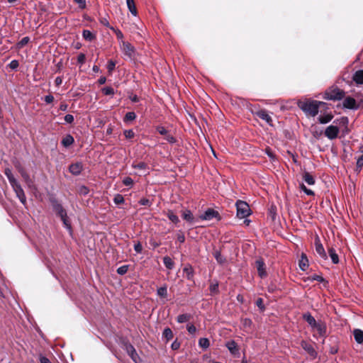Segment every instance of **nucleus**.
Returning a JSON list of instances; mask_svg holds the SVG:
<instances>
[{"label": "nucleus", "mask_w": 363, "mask_h": 363, "mask_svg": "<svg viewBox=\"0 0 363 363\" xmlns=\"http://www.w3.org/2000/svg\"><path fill=\"white\" fill-rule=\"evenodd\" d=\"M167 217L175 225L180 222L179 217L174 213L172 210H167L164 212Z\"/></svg>", "instance_id": "obj_22"}, {"label": "nucleus", "mask_w": 363, "mask_h": 363, "mask_svg": "<svg viewBox=\"0 0 363 363\" xmlns=\"http://www.w3.org/2000/svg\"><path fill=\"white\" fill-rule=\"evenodd\" d=\"M65 121L66 123L71 124L74 122V116L71 114H67L65 116Z\"/></svg>", "instance_id": "obj_64"}, {"label": "nucleus", "mask_w": 363, "mask_h": 363, "mask_svg": "<svg viewBox=\"0 0 363 363\" xmlns=\"http://www.w3.org/2000/svg\"><path fill=\"white\" fill-rule=\"evenodd\" d=\"M340 130L336 125H330L326 128L324 135L330 140H334L337 138Z\"/></svg>", "instance_id": "obj_8"}, {"label": "nucleus", "mask_w": 363, "mask_h": 363, "mask_svg": "<svg viewBox=\"0 0 363 363\" xmlns=\"http://www.w3.org/2000/svg\"><path fill=\"white\" fill-rule=\"evenodd\" d=\"M134 250H135V251L137 253H141L142 252V251H143V246H142L140 242L138 241L137 243L135 244Z\"/></svg>", "instance_id": "obj_63"}, {"label": "nucleus", "mask_w": 363, "mask_h": 363, "mask_svg": "<svg viewBox=\"0 0 363 363\" xmlns=\"http://www.w3.org/2000/svg\"><path fill=\"white\" fill-rule=\"evenodd\" d=\"M328 254L333 264L339 263V257L334 248L330 247L328 249Z\"/></svg>", "instance_id": "obj_29"}, {"label": "nucleus", "mask_w": 363, "mask_h": 363, "mask_svg": "<svg viewBox=\"0 0 363 363\" xmlns=\"http://www.w3.org/2000/svg\"><path fill=\"white\" fill-rule=\"evenodd\" d=\"M363 167V154L357 159V169L361 170Z\"/></svg>", "instance_id": "obj_58"}, {"label": "nucleus", "mask_w": 363, "mask_h": 363, "mask_svg": "<svg viewBox=\"0 0 363 363\" xmlns=\"http://www.w3.org/2000/svg\"><path fill=\"white\" fill-rule=\"evenodd\" d=\"M345 92L336 85H333L325 90L323 99L325 100L340 101L345 98Z\"/></svg>", "instance_id": "obj_3"}, {"label": "nucleus", "mask_w": 363, "mask_h": 363, "mask_svg": "<svg viewBox=\"0 0 363 363\" xmlns=\"http://www.w3.org/2000/svg\"><path fill=\"white\" fill-rule=\"evenodd\" d=\"M256 306L259 308V310L263 312L265 310V306L264 304V300L262 298H258L256 301Z\"/></svg>", "instance_id": "obj_48"}, {"label": "nucleus", "mask_w": 363, "mask_h": 363, "mask_svg": "<svg viewBox=\"0 0 363 363\" xmlns=\"http://www.w3.org/2000/svg\"><path fill=\"white\" fill-rule=\"evenodd\" d=\"M127 6L128 8V10L133 16H137L138 11L137 8L135 6V4L134 0H126Z\"/></svg>", "instance_id": "obj_28"}, {"label": "nucleus", "mask_w": 363, "mask_h": 363, "mask_svg": "<svg viewBox=\"0 0 363 363\" xmlns=\"http://www.w3.org/2000/svg\"><path fill=\"white\" fill-rule=\"evenodd\" d=\"M199 345L203 349H207L210 346V342L208 338L201 337L199 340Z\"/></svg>", "instance_id": "obj_39"}, {"label": "nucleus", "mask_w": 363, "mask_h": 363, "mask_svg": "<svg viewBox=\"0 0 363 363\" xmlns=\"http://www.w3.org/2000/svg\"><path fill=\"white\" fill-rule=\"evenodd\" d=\"M86 56L84 53H79L77 57V62L80 65H83L85 62Z\"/></svg>", "instance_id": "obj_61"}, {"label": "nucleus", "mask_w": 363, "mask_h": 363, "mask_svg": "<svg viewBox=\"0 0 363 363\" xmlns=\"http://www.w3.org/2000/svg\"><path fill=\"white\" fill-rule=\"evenodd\" d=\"M183 272L186 274L188 280L192 281L194 279V270L191 264H186L183 269Z\"/></svg>", "instance_id": "obj_21"}, {"label": "nucleus", "mask_w": 363, "mask_h": 363, "mask_svg": "<svg viewBox=\"0 0 363 363\" xmlns=\"http://www.w3.org/2000/svg\"><path fill=\"white\" fill-rule=\"evenodd\" d=\"M303 179L308 184L313 185L315 184L314 177L308 172H305L303 174Z\"/></svg>", "instance_id": "obj_31"}, {"label": "nucleus", "mask_w": 363, "mask_h": 363, "mask_svg": "<svg viewBox=\"0 0 363 363\" xmlns=\"http://www.w3.org/2000/svg\"><path fill=\"white\" fill-rule=\"evenodd\" d=\"M101 91L104 95H106V96L114 94V89L111 86L104 87L101 89Z\"/></svg>", "instance_id": "obj_46"}, {"label": "nucleus", "mask_w": 363, "mask_h": 363, "mask_svg": "<svg viewBox=\"0 0 363 363\" xmlns=\"http://www.w3.org/2000/svg\"><path fill=\"white\" fill-rule=\"evenodd\" d=\"M181 216L184 220L189 223H193L195 222V218L191 211L189 209L182 211Z\"/></svg>", "instance_id": "obj_17"}, {"label": "nucleus", "mask_w": 363, "mask_h": 363, "mask_svg": "<svg viewBox=\"0 0 363 363\" xmlns=\"http://www.w3.org/2000/svg\"><path fill=\"white\" fill-rule=\"evenodd\" d=\"M209 290L211 295H216L219 294V284L216 281L215 284H211L209 286Z\"/></svg>", "instance_id": "obj_38"}, {"label": "nucleus", "mask_w": 363, "mask_h": 363, "mask_svg": "<svg viewBox=\"0 0 363 363\" xmlns=\"http://www.w3.org/2000/svg\"><path fill=\"white\" fill-rule=\"evenodd\" d=\"M113 202L115 203V204L116 205H120V204H122L125 202V200H124V198L123 196V195L120 194H117L115 196H114V199H113Z\"/></svg>", "instance_id": "obj_43"}, {"label": "nucleus", "mask_w": 363, "mask_h": 363, "mask_svg": "<svg viewBox=\"0 0 363 363\" xmlns=\"http://www.w3.org/2000/svg\"><path fill=\"white\" fill-rule=\"evenodd\" d=\"M174 337L173 332L169 328H166L163 330L162 337L164 338L167 341H169Z\"/></svg>", "instance_id": "obj_33"}, {"label": "nucleus", "mask_w": 363, "mask_h": 363, "mask_svg": "<svg viewBox=\"0 0 363 363\" xmlns=\"http://www.w3.org/2000/svg\"><path fill=\"white\" fill-rule=\"evenodd\" d=\"M333 115L331 113H327V114L323 115V116L320 115L318 118L319 123H321V124L328 123L330 121H331L333 120Z\"/></svg>", "instance_id": "obj_27"}, {"label": "nucleus", "mask_w": 363, "mask_h": 363, "mask_svg": "<svg viewBox=\"0 0 363 363\" xmlns=\"http://www.w3.org/2000/svg\"><path fill=\"white\" fill-rule=\"evenodd\" d=\"M352 80L357 85L363 84V69L357 70L354 73Z\"/></svg>", "instance_id": "obj_19"}, {"label": "nucleus", "mask_w": 363, "mask_h": 363, "mask_svg": "<svg viewBox=\"0 0 363 363\" xmlns=\"http://www.w3.org/2000/svg\"><path fill=\"white\" fill-rule=\"evenodd\" d=\"M213 255L219 264H223L227 262L226 258L221 255L220 250H214L213 252Z\"/></svg>", "instance_id": "obj_23"}, {"label": "nucleus", "mask_w": 363, "mask_h": 363, "mask_svg": "<svg viewBox=\"0 0 363 363\" xmlns=\"http://www.w3.org/2000/svg\"><path fill=\"white\" fill-rule=\"evenodd\" d=\"M82 36L86 40L89 42L94 40L96 38L95 34L89 30H84L82 32Z\"/></svg>", "instance_id": "obj_32"}, {"label": "nucleus", "mask_w": 363, "mask_h": 363, "mask_svg": "<svg viewBox=\"0 0 363 363\" xmlns=\"http://www.w3.org/2000/svg\"><path fill=\"white\" fill-rule=\"evenodd\" d=\"M354 338L358 344L363 343V330L361 329H354L353 331Z\"/></svg>", "instance_id": "obj_25"}, {"label": "nucleus", "mask_w": 363, "mask_h": 363, "mask_svg": "<svg viewBox=\"0 0 363 363\" xmlns=\"http://www.w3.org/2000/svg\"><path fill=\"white\" fill-rule=\"evenodd\" d=\"M11 69H16L19 66V62L16 60H13L8 65Z\"/></svg>", "instance_id": "obj_57"}, {"label": "nucleus", "mask_w": 363, "mask_h": 363, "mask_svg": "<svg viewBox=\"0 0 363 363\" xmlns=\"http://www.w3.org/2000/svg\"><path fill=\"white\" fill-rule=\"evenodd\" d=\"M313 329H316L320 336L326 337L327 326L324 322H318Z\"/></svg>", "instance_id": "obj_18"}, {"label": "nucleus", "mask_w": 363, "mask_h": 363, "mask_svg": "<svg viewBox=\"0 0 363 363\" xmlns=\"http://www.w3.org/2000/svg\"><path fill=\"white\" fill-rule=\"evenodd\" d=\"M4 174L6 176V177L8 178L10 184L15 183L17 181L16 179L14 177L13 174H12L11 170L9 168L5 169Z\"/></svg>", "instance_id": "obj_36"}, {"label": "nucleus", "mask_w": 363, "mask_h": 363, "mask_svg": "<svg viewBox=\"0 0 363 363\" xmlns=\"http://www.w3.org/2000/svg\"><path fill=\"white\" fill-rule=\"evenodd\" d=\"M177 239L181 243L184 242L185 236H184V232H182V230H178V232L177 233Z\"/></svg>", "instance_id": "obj_54"}, {"label": "nucleus", "mask_w": 363, "mask_h": 363, "mask_svg": "<svg viewBox=\"0 0 363 363\" xmlns=\"http://www.w3.org/2000/svg\"><path fill=\"white\" fill-rule=\"evenodd\" d=\"M300 189L303 191L307 195L309 196H313L314 192L311 190L308 189L303 183L300 184Z\"/></svg>", "instance_id": "obj_50"}, {"label": "nucleus", "mask_w": 363, "mask_h": 363, "mask_svg": "<svg viewBox=\"0 0 363 363\" xmlns=\"http://www.w3.org/2000/svg\"><path fill=\"white\" fill-rule=\"evenodd\" d=\"M83 169H84L83 164L81 162H77L75 163H72L69 166V172L74 176L79 175L82 173Z\"/></svg>", "instance_id": "obj_14"}, {"label": "nucleus", "mask_w": 363, "mask_h": 363, "mask_svg": "<svg viewBox=\"0 0 363 363\" xmlns=\"http://www.w3.org/2000/svg\"><path fill=\"white\" fill-rule=\"evenodd\" d=\"M315 251L320 255L321 258L326 260L328 258L327 254L325 251V249L320 242V240L318 236H316L314 241Z\"/></svg>", "instance_id": "obj_11"}, {"label": "nucleus", "mask_w": 363, "mask_h": 363, "mask_svg": "<svg viewBox=\"0 0 363 363\" xmlns=\"http://www.w3.org/2000/svg\"><path fill=\"white\" fill-rule=\"evenodd\" d=\"M78 193L81 196H86L89 193V189L87 186L82 185V186H79V188L78 189Z\"/></svg>", "instance_id": "obj_45"}, {"label": "nucleus", "mask_w": 363, "mask_h": 363, "mask_svg": "<svg viewBox=\"0 0 363 363\" xmlns=\"http://www.w3.org/2000/svg\"><path fill=\"white\" fill-rule=\"evenodd\" d=\"M191 318V315L188 313L181 314L177 316V320L179 323H183L189 321Z\"/></svg>", "instance_id": "obj_37"}, {"label": "nucleus", "mask_w": 363, "mask_h": 363, "mask_svg": "<svg viewBox=\"0 0 363 363\" xmlns=\"http://www.w3.org/2000/svg\"><path fill=\"white\" fill-rule=\"evenodd\" d=\"M237 216L239 218H245L250 215V208L247 202L238 200L236 203Z\"/></svg>", "instance_id": "obj_4"}, {"label": "nucleus", "mask_w": 363, "mask_h": 363, "mask_svg": "<svg viewBox=\"0 0 363 363\" xmlns=\"http://www.w3.org/2000/svg\"><path fill=\"white\" fill-rule=\"evenodd\" d=\"M29 41H30L29 37H28V36L24 37L17 43V47L18 48H21L23 46L26 45L29 43Z\"/></svg>", "instance_id": "obj_44"}, {"label": "nucleus", "mask_w": 363, "mask_h": 363, "mask_svg": "<svg viewBox=\"0 0 363 363\" xmlns=\"http://www.w3.org/2000/svg\"><path fill=\"white\" fill-rule=\"evenodd\" d=\"M74 142V138L71 135L68 134L62 138L61 143L65 147H68L69 146L72 145Z\"/></svg>", "instance_id": "obj_26"}, {"label": "nucleus", "mask_w": 363, "mask_h": 363, "mask_svg": "<svg viewBox=\"0 0 363 363\" xmlns=\"http://www.w3.org/2000/svg\"><path fill=\"white\" fill-rule=\"evenodd\" d=\"M241 323L244 328H250L252 325V321L251 319L245 318L241 319Z\"/></svg>", "instance_id": "obj_42"}, {"label": "nucleus", "mask_w": 363, "mask_h": 363, "mask_svg": "<svg viewBox=\"0 0 363 363\" xmlns=\"http://www.w3.org/2000/svg\"><path fill=\"white\" fill-rule=\"evenodd\" d=\"M303 319L306 321L312 328H315V326L318 323V322L315 320L314 317L309 312L303 315Z\"/></svg>", "instance_id": "obj_20"}, {"label": "nucleus", "mask_w": 363, "mask_h": 363, "mask_svg": "<svg viewBox=\"0 0 363 363\" xmlns=\"http://www.w3.org/2000/svg\"><path fill=\"white\" fill-rule=\"evenodd\" d=\"M156 129H157V131L160 135H166L168 133V131L167 130V129L163 126H157Z\"/></svg>", "instance_id": "obj_59"}, {"label": "nucleus", "mask_w": 363, "mask_h": 363, "mask_svg": "<svg viewBox=\"0 0 363 363\" xmlns=\"http://www.w3.org/2000/svg\"><path fill=\"white\" fill-rule=\"evenodd\" d=\"M115 67H116V62L114 61H113L112 60H110L108 62V65H107V69H108V72L111 74L112 73V72L115 69Z\"/></svg>", "instance_id": "obj_49"}, {"label": "nucleus", "mask_w": 363, "mask_h": 363, "mask_svg": "<svg viewBox=\"0 0 363 363\" xmlns=\"http://www.w3.org/2000/svg\"><path fill=\"white\" fill-rule=\"evenodd\" d=\"M326 104L323 101L315 100L299 101L298 106L305 113L311 116H315L318 113L320 106H325Z\"/></svg>", "instance_id": "obj_1"}, {"label": "nucleus", "mask_w": 363, "mask_h": 363, "mask_svg": "<svg viewBox=\"0 0 363 363\" xmlns=\"http://www.w3.org/2000/svg\"><path fill=\"white\" fill-rule=\"evenodd\" d=\"M308 267V259L306 254L302 253L299 260V267L302 271H306Z\"/></svg>", "instance_id": "obj_24"}, {"label": "nucleus", "mask_w": 363, "mask_h": 363, "mask_svg": "<svg viewBox=\"0 0 363 363\" xmlns=\"http://www.w3.org/2000/svg\"><path fill=\"white\" fill-rule=\"evenodd\" d=\"M52 207L56 215L60 218L65 227L72 230L71 222L67 216V211L63 208L62 205L55 198L50 199Z\"/></svg>", "instance_id": "obj_2"}, {"label": "nucleus", "mask_w": 363, "mask_h": 363, "mask_svg": "<svg viewBox=\"0 0 363 363\" xmlns=\"http://www.w3.org/2000/svg\"><path fill=\"white\" fill-rule=\"evenodd\" d=\"M308 279L312 281H318L321 283L325 281V279L322 276L318 274H314L312 277H308Z\"/></svg>", "instance_id": "obj_51"}, {"label": "nucleus", "mask_w": 363, "mask_h": 363, "mask_svg": "<svg viewBox=\"0 0 363 363\" xmlns=\"http://www.w3.org/2000/svg\"><path fill=\"white\" fill-rule=\"evenodd\" d=\"M123 134L127 139H132L135 137V133L132 129L130 130H125L123 132Z\"/></svg>", "instance_id": "obj_52"}, {"label": "nucleus", "mask_w": 363, "mask_h": 363, "mask_svg": "<svg viewBox=\"0 0 363 363\" xmlns=\"http://www.w3.org/2000/svg\"><path fill=\"white\" fill-rule=\"evenodd\" d=\"M74 2L77 4L81 9L86 8V0H74Z\"/></svg>", "instance_id": "obj_62"}, {"label": "nucleus", "mask_w": 363, "mask_h": 363, "mask_svg": "<svg viewBox=\"0 0 363 363\" xmlns=\"http://www.w3.org/2000/svg\"><path fill=\"white\" fill-rule=\"evenodd\" d=\"M13 191H15L16 196L19 199L20 201L25 204L26 202V197L24 193L23 189H22L21 184L16 181L15 183L11 184Z\"/></svg>", "instance_id": "obj_7"}, {"label": "nucleus", "mask_w": 363, "mask_h": 363, "mask_svg": "<svg viewBox=\"0 0 363 363\" xmlns=\"http://www.w3.org/2000/svg\"><path fill=\"white\" fill-rule=\"evenodd\" d=\"M255 267L257 268L258 275L260 278L263 279L267 276L266 264L262 258H259L255 261Z\"/></svg>", "instance_id": "obj_9"}, {"label": "nucleus", "mask_w": 363, "mask_h": 363, "mask_svg": "<svg viewBox=\"0 0 363 363\" xmlns=\"http://www.w3.org/2000/svg\"><path fill=\"white\" fill-rule=\"evenodd\" d=\"M128 268H129L128 265H123V266L118 267L117 269L116 272L120 275H124L127 273Z\"/></svg>", "instance_id": "obj_47"}, {"label": "nucleus", "mask_w": 363, "mask_h": 363, "mask_svg": "<svg viewBox=\"0 0 363 363\" xmlns=\"http://www.w3.org/2000/svg\"><path fill=\"white\" fill-rule=\"evenodd\" d=\"M137 116L135 112L130 111L126 113L123 118V122L124 123H129L130 121H134L136 118Z\"/></svg>", "instance_id": "obj_35"}, {"label": "nucleus", "mask_w": 363, "mask_h": 363, "mask_svg": "<svg viewBox=\"0 0 363 363\" xmlns=\"http://www.w3.org/2000/svg\"><path fill=\"white\" fill-rule=\"evenodd\" d=\"M342 105L344 108L348 109L356 110L359 108L357 105L356 100L351 96L346 97L343 101Z\"/></svg>", "instance_id": "obj_15"}, {"label": "nucleus", "mask_w": 363, "mask_h": 363, "mask_svg": "<svg viewBox=\"0 0 363 363\" xmlns=\"http://www.w3.org/2000/svg\"><path fill=\"white\" fill-rule=\"evenodd\" d=\"M226 347L230 351V354L236 356L239 354V347L235 340H230L225 343Z\"/></svg>", "instance_id": "obj_16"}, {"label": "nucleus", "mask_w": 363, "mask_h": 363, "mask_svg": "<svg viewBox=\"0 0 363 363\" xmlns=\"http://www.w3.org/2000/svg\"><path fill=\"white\" fill-rule=\"evenodd\" d=\"M163 263L168 269H172L174 267V261L168 256L163 258Z\"/></svg>", "instance_id": "obj_34"}, {"label": "nucleus", "mask_w": 363, "mask_h": 363, "mask_svg": "<svg viewBox=\"0 0 363 363\" xmlns=\"http://www.w3.org/2000/svg\"><path fill=\"white\" fill-rule=\"evenodd\" d=\"M255 115L260 119L266 121L270 126H273L272 118L269 114L268 111L265 109L258 110L255 113Z\"/></svg>", "instance_id": "obj_10"}, {"label": "nucleus", "mask_w": 363, "mask_h": 363, "mask_svg": "<svg viewBox=\"0 0 363 363\" xmlns=\"http://www.w3.org/2000/svg\"><path fill=\"white\" fill-rule=\"evenodd\" d=\"M122 344L124 350H125L130 357L133 359V362L137 363V359L139 358V357L133 345L127 340H123L122 341Z\"/></svg>", "instance_id": "obj_6"}, {"label": "nucleus", "mask_w": 363, "mask_h": 363, "mask_svg": "<svg viewBox=\"0 0 363 363\" xmlns=\"http://www.w3.org/2000/svg\"><path fill=\"white\" fill-rule=\"evenodd\" d=\"M301 346L313 359L316 358L318 354L317 352L311 344L306 340H302L301 342Z\"/></svg>", "instance_id": "obj_12"}, {"label": "nucleus", "mask_w": 363, "mask_h": 363, "mask_svg": "<svg viewBox=\"0 0 363 363\" xmlns=\"http://www.w3.org/2000/svg\"><path fill=\"white\" fill-rule=\"evenodd\" d=\"M132 167L134 169H148V165L145 162H140L139 163L133 162L132 164Z\"/></svg>", "instance_id": "obj_40"}, {"label": "nucleus", "mask_w": 363, "mask_h": 363, "mask_svg": "<svg viewBox=\"0 0 363 363\" xmlns=\"http://www.w3.org/2000/svg\"><path fill=\"white\" fill-rule=\"evenodd\" d=\"M123 184L127 186H132L133 185V180L130 177H126L123 179Z\"/></svg>", "instance_id": "obj_53"}, {"label": "nucleus", "mask_w": 363, "mask_h": 363, "mask_svg": "<svg viewBox=\"0 0 363 363\" xmlns=\"http://www.w3.org/2000/svg\"><path fill=\"white\" fill-rule=\"evenodd\" d=\"M199 218L202 220H211L216 218L218 221L222 219L218 211L211 208H208L203 214L200 215Z\"/></svg>", "instance_id": "obj_5"}, {"label": "nucleus", "mask_w": 363, "mask_h": 363, "mask_svg": "<svg viewBox=\"0 0 363 363\" xmlns=\"http://www.w3.org/2000/svg\"><path fill=\"white\" fill-rule=\"evenodd\" d=\"M21 177L23 179V180L25 181V182L27 183L28 185H30V184L32 183V180L30 177V175L28 174V173L27 172H25L24 174H22Z\"/></svg>", "instance_id": "obj_56"}, {"label": "nucleus", "mask_w": 363, "mask_h": 363, "mask_svg": "<svg viewBox=\"0 0 363 363\" xmlns=\"http://www.w3.org/2000/svg\"><path fill=\"white\" fill-rule=\"evenodd\" d=\"M348 122H349L348 118L346 116H343L340 119L335 120L333 123H338L340 125L347 126L348 124Z\"/></svg>", "instance_id": "obj_41"}, {"label": "nucleus", "mask_w": 363, "mask_h": 363, "mask_svg": "<svg viewBox=\"0 0 363 363\" xmlns=\"http://www.w3.org/2000/svg\"><path fill=\"white\" fill-rule=\"evenodd\" d=\"M139 203L142 206H150L152 204V202L148 199L143 198L139 201Z\"/></svg>", "instance_id": "obj_60"}, {"label": "nucleus", "mask_w": 363, "mask_h": 363, "mask_svg": "<svg viewBox=\"0 0 363 363\" xmlns=\"http://www.w3.org/2000/svg\"><path fill=\"white\" fill-rule=\"evenodd\" d=\"M99 22L104 26H106L111 30H114V28L110 26L109 22L106 18H103V17L100 18Z\"/></svg>", "instance_id": "obj_55"}, {"label": "nucleus", "mask_w": 363, "mask_h": 363, "mask_svg": "<svg viewBox=\"0 0 363 363\" xmlns=\"http://www.w3.org/2000/svg\"><path fill=\"white\" fill-rule=\"evenodd\" d=\"M157 294L160 298L167 299L168 296L167 286L164 285L163 286L158 288L157 290Z\"/></svg>", "instance_id": "obj_30"}, {"label": "nucleus", "mask_w": 363, "mask_h": 363, "mask_svg": "<svg viewBox=\"0 0 363 363\" xmlns=\"http://www.w3.org/2000/svg\"><path fill=\"white\" fill-rule=\"evenodd\" d=\"M123 51L129 58H134L135 49L130 43L123 41Z\"/></svg>", "instance_id": "obj_13"}]
</instances>
